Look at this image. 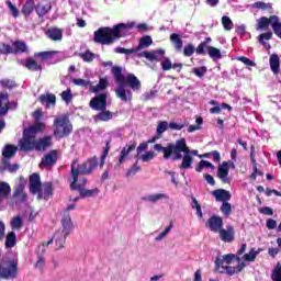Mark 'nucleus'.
Returning a JSON list of instances; mask_svg holds the SVG:
<instances>
[{"label": "nucleus", "mask_w": 281, "mask_h": 281, "mask_svg": "<svg viewBox=\"0 0 281 281\" xmlns=\"http://www.w3.org/2000/svg\"><path fill=\"white\" fill-rule=\"evenodd\" d=\"M70 190L79 191L80 199H91L100 194V189H85L82 188V184H78V182H75V180H70Z\"/></svg>", "instance_id": "nucleus-11"}, {"label": "nucleus", "mask_w": 281, "mask_h": 281, "mask_svg": "<svg viewBox=\"0 0 281 281\" xmlns=\"http://www.w3.org/2000/svg\"><path fill=\"white\" fill-rule=\"evenodd\" d=\"M244 265L238 267H232V266H224V270L226 271L227 276H234V273H240L244 269Z\"/></svg>", "instance_id": "nucleus-44"}, {"label": "nucleus", "mask_w": 281, "mask_h": 281, "mask_svg": "<svg viewBox=\"0 0 281 281\" xmlns=\"http://www.w3.org/2000/svg\"><path fill=\"white\" fill-rule=\"evenodd\" d=\"M142 161H150V159H155V151H147L140 157Z\"/></svg>", "instance_id": "nucleus-64"}, {"label": "nucleus", "mask_w": 281, "mask_h": 281, "mask_svg": "<svg viewBox=\"0 0 281 281\" xmlns=\"http://www.w3.org/2000/svg\"><path fill=\"white\" fill-rule=\"evenodd\" d=\"M161 199H168V196L165 193H157L142 198L143 201H149V203H157V201H161Z\"/></svg>", "instance_id": "nucleus-41"}, {"label": "nucleus", "mask_w": 281, "mask_h": 281, "mask_svg": "<svg viewBox=\"0 0 281 281\" xmlns=\"http://www.w3.org/2000/svg\"><path fill=\"white\" fill-rule=\"evenodd\" d=\"M56 161H58V150L53 149L42 158V162L40 166H43L44 168H49L52 166H56Z\"/></svg>", "instance_id": "nucleus-17"}, {"label": "nucleus", "mask_w": 281, "mask_h": 281, "mask_svg": "<svg viewBox=\"0 0 281 281\" xmlns=\"http://www.w3.org/2000/svg\"><path fill=\"white\" fill-rule=\"evenodd\" d=\"M272 281H281V263L278 262L271 274Z\"/></svg>", "instance_id": "nucleus-48"}, {"label": "nucleus", "mask_w": 281, "mask_h": 281, "mask_svg": "<svg viewBox=\"0 0 281 281\" xmlns=\"http://www.w3.org/2000/svg\"><path fill=\"white\" fill-rule=\"evenodd\" d=\"M109 150H111V139L105 140V147L103 149V154L101 156V168L104 166V161L106 157H109Z\"/></svg>", "instance_id": "nucleus-47"}, {"label": "nucleus", "mask_w": 281, "mask_h": 281, "mask_svg": "<svg viewBox=\"0 0 281 281\" xmlns=\"http://www.w3.org/2000/svg\"><path fill=\"white\" fill-rule=\"evenodd\" d=\"M233 260H236V255L234 254L224 255L223 259L215 260V267L216 269H220V267H222V269H225V262L226 265H232Z\"/></svg>", "instance_id": "nucleus-26"}, {"label": "nucleus", "mask_w": 281, "mask_h": 281, "mask_svg": "<svg viewBox=\"0 0 281 281\" xmlns=\"http://www.w3.org/2000/svg\"><path fill=\"white\" fill-rule=\"evenodd\" d=\"M170 41L173 44L176 52H181L183 48V40L181 38V35L172 33L170 35Z\"/></svg>", "instance_id": "nucleus-34"}, {"label": "nucleus", "mask_w": 281, "mask_h": 281, "mask_svg": "<svg viewBox=\"0 0 281 281\" xmlns=\"http://www.w3.org/2000/svg\"><path fill=\"white\" fill-rule=\"evenodd\" d=\"M139 58H146L150 63H161V59L158 56H166V49L158 48L156 50H144L140 54H138Z\"/></svg>", "instance_id": "nucleus-15"}, {"label": "nucleus", "mask_w": 281, "mask_h": 281, "mask_svg": "<svg viewBox=\"0 0 281 281\" xmlns=\"http://www.w3.org/2000/svg\"><path fill=\"white\" fill-rule=\"evenodd\" d=\"M38 102L47 106V109H49V106H56V94L54 93L41 94L38 97Z\"/></svg>", "instance_id": "nucleus-24"}, {"label": "nucleus", "mask_w": 281, "mask_h": 281, "mask_svg": "<svg viewBox=\"0 0 281 281\" xmlns=\"http://www.w3.org/2000/svg\"><path fill=\"white\" fill-rule=\"evenodd\" d=\"M5 4L8 5L13 19L19 18V9L16 8V5H14L10 0H7Z\"/></svg>", "instance_id": "nucleus-56"}, {"label": "nucleus", "mask_w": 281, "mask_h": 281, "mask_svg": "<svg viewBox=\"0 0 281 281\" xmlns=\"http://www.w3.org/2000/svg\"><path fill=\"white\" fill-rule=\"evenodd\" d=\"M154 150L164 154V159H170L172 157L173 161H179L182 159L181 165H179L180 170H188L192 168L193 158L190 156V147L186 143V138H180L175 143H168L166 147L161 144H155Z\"/></svg>", "instance_id": "nucleus-1"}, {"label": "nucleus", "mask_w": 281, "mask_h": 281, "mask_svg": "<svg viewBox=\"0 0 281 281\" xmlns=\"http://www.w3.org/2000/svg\"><path fill=\"white\" fill-rule=\"evenodd\" d=\"M222 25H223L225 32H232V30H234V22L227 15L222 16Z\"/></svg>", "instance_id": "nucleus-42"}, {"label": "nucleus", "mask_w": 281, "mask_h": 281, "mask_svg": "<svg viewBox=\"0 0 281 281\" xmlns=\"http://www.w3.org/2000/svg\"><path fill=\"white\" fill-rule=\"evenodd\" d=\"M13 54H25L27 52V44L23 41H15L13 42Z\"/></svg>", "instance_id": "nucleus-38"}, {"label": "nucleus", "mask_w": 281, "mask_h": 281, "mask_svg": "<svg viewBox=\"0 0 281 281\" xmlns=\"http://www.w3.org/2000/svg\"><path fill=\"white\" fill-rule=\"evenodd\" d=\"M109 94L100 93L90 100L89 106L93 111H105Z\"/></svg>", "instance_id": "nucleus-13"}, {"label": "nucleus", "mask_w": 281, "mask_h": 281, "mask_svg": "<svg viewBox=\"0 0 281 281\" xmlns=\"http://www.w3.org/2000/svg\"><path fill=\"white\" fill-rule=\"evenodd\" d=\"M206 227L214 234H218L223 229V217L213 215L206 221Z\"/></svg>", "instance_id": "nucleus-16"}, {"label": "nucleus", "mask_w": 281, "mask_h": 281, "mask_svg": "<svg viewBox=\"0 0 281 281\" xmlns=\"http://www.w3.org/2000/svg\"><path fill=\"white\" fill-rule=\"evenodd\" d=\"M44 267H45V257H43V255H40V256H37L35 269H43Z\"/></svg>", "instance_id": "nucleus-63"}, {"label": "nucleus", "mask_w": 281, "mask_h": 281, "mask_svg": "<svg viewBox=\"0 0 281 281\" xmlns=\"http://www.w3.org/2000/svg\"><path fill=\"white\" fill-rule=\"evenodd\" d=\"M217 234H220V239L223 243H234V239H235L234 226L228 225L226 226V229L221 228V231Z\"/></svg>", "instance_id": "nucleus-18"}, {"label": "nucleus", "mask_w": 281, "mask_h": 281, "mask_svg": "<svg viewBox=\"0 0 281 281\" xmlns=\"http://www.w3.org/2000/svg\"><path fill=\"white\" fill-rule=\"evenodd\" d=\"M220 210L224 216H229L232 214V204L227 201L223 202Z\"/></svg>", "instance_id": "nucleus-50"}, {"label": "nucleus", "mask_w": 281, "mask_h": 281, "mask_svg": "<svg viewBox=\"0 0 281 281\" xmlns=\"http://www.w3.org/2000/svg\"><path fill=\"white\" fill-rule=\"evenodd\" d=\"M194 52H196V48L194 47V44L189 43L183 48V56H186L187 58H190V56H192L194 54Z\"/></svg>", "instance_id": "nucleus-51"}, {"label": "nucleus", "mask_w": 281, "mask_h": 281, "mask_svg": "<svg viewBox=\"0 0 281 281\" xmlns=\"http://www.w3.org/2000/svg\"><path fill=\"white\" fill-rule=\"evenodd\" d=\"M153 45V37L150 35H145L139 38L137 49L142 52V49H146V47H150Z\"/></svg>", "instance_id": "nucleus-36"}, {"label": "nucleus", "mask_w": 281, "mask_h": 281, "mask_svg": "<svg viewBox=\"0 0 281 281\" xmlns=\"http://www.w3.org/2000/svg\"><path fill=\"white\" fill-rule=\"evenodd\" d=\"M45 128V124L38 122L23 130L22 138L18 142L20 153L36 150V134Z\"/></svg>", "instance_id": "nucleus-4"}, {"label": "nucleus", "mask_w": 281, "mask_h": 281, "mask_svg": "<svg viewBox=\"0 0 281 281\" xmlns=\"http://www.w3.org/2000/svg\"><path fill=\"white\" fill-rule=\"evenodd\" d=\"M0 54L8 56V54H14V48L10 44L2 43L0 47Z\"/></svg>", "instance_id": "nucleus-55"}, {"label": "nucleus", "mask_w": 281, "mask_h": 281, "mask_svg": "<svg viewBox=\"0 0 281 281\" xmlns=\"http://www.w3.org/2000/svg\"><path fill=\"white\" fill-rule=\"evenodd\" d=\"M45 35L50 41H55V42L63 41V30L58 29L56 26H52V27L47 29V31L45 32Z\"/></svg>", "instance_id": "nucleus-23"}, {"label": "nucleus", "mask_w": 281, "mask_h": 281, "mask_svg": "<svg viewBox=\"0 0 281 281\" xmlns=\"http://www.w3.org/2000/svg\"><path fill=\"white\" fill-rule=\"evenodd\" d=\"M237 60H239L244 65H247V67H256V63H254L251 59H249L245 56L238 57Z\"/></svg>", "instance_id": "nucleus-62"}, {"label": "nucleus", "mask_w": 281, "mask_h": 281, "mask_svg": "<svg viewBox=\"0 0 281 281\" xmlns=\"http://www.w3.org/2000/svg\"><path fill=\"white\" fill-rule=\"evenodd\" d=\"M273 38V33L271 31L261 33L258 37L260 45H262L266 49H271V44L266 41H271Z\"/></svg>", "instance_id": "nucleus-33"}, {"label": "nucleus", "mask_w": 281, "mask_h": 281, "mask_svg": "<svg viewBox=\"0 0 281 281\" xmlns=\"http://www.w3.org/2000/svg\"><path fill=\"white\" fill-rule=\"evenodd\" d=\"M72 83L76 85V87H91V81L80 78L72 79Z\"/></svg>", "instance_id": "nucleus-57"}, {"label": "nucleus", "mask_w": 281, "mask_h": 281, "mask_svg": "<svg viewBox=\"0 0 281 281\" xmlns=\"http://www.w3.org/2000/svg\"><path fill=\"white\" fill-rule=\"evenodd\" d=\"M37 194V201H41L44 199V201H49L52 196H54V183L53 182H44L38 191Z\"/></svg>", "instance_id": "nucleus-12"}, {"label": "nucleus", "mask_w": 281, "mask_h": 281, "mask_svg": "<svg viewBox=\"0 0 281 281\" xmlns=\"http://www.w3.org/2000/svg\"><path fill=\"white\" fill-rule=\"evenodd\" d=\"M135 27V22L132 23H119L113 27L102 26L94 31L93 41L99 45H113V43L122 38V33L127 32V30H133Z\"/></svg>", "instance_id": "nucleus-3"}, {"label": "nucleus", "mask_w": 281, "mask_h": 281, "mask_svg": "<svg viewBox=\"0 0 281 281\" xmlns=\"http://www.w3.org/2000/svg\"><path fill=\"white\" fill-rule=\"evenodd\" d=\"M31 194H36L43 183L41 182V175L32 173L29 179Z\"/></svg>", "instance_id": "nucleus-21"}, {"label": "nucleus", "mask_w": 281, "mask_h": 281, "mask_svg": "<svg viewBox=\"0 0 281 281\" xmlns=\"http://www.w3.org/2000/svg\"><path fill=\"white\" fill-rule=\"evenodd\" d=\"M135 148H137L136 142H131L130 145L123 147V149L121 150V155L119 157L117 166H122V164H124L126 159H128V155H131V153H133Z\"/></svg>", "instance_id": "nucleus-20"}, {"label": "nucleus", "mask_w": 281, "mask_h": 281, "mask_svg": "<svg viewBox=\"0 0 281 281\" xmlns=\"http://www.w3.org/2000/svg\"><path fill=\"white\" fill-rule=\"evenodd\" d=\"M210 43H212V37H206L205 41L201 42L196 49L195 53L198 54V56H205V47H207V45H210Z\"/></svg>", "instance_id": "nucleus-40"}, {"label": "nucleus", "mask_w": 281, "mask_h": 281, "mask_svg": "<svg viewBox=\"0 0 281 281\" xmlns=\"http://www.w3.org/2000/svg\"><path fill=\"white\" fill-rule=\"evenodd\" d=\"M269 63L272 74H274V76H278V74H280V57L278 56V54H272L270 56Z\"/></svg>", "instance_id": "nucleus-29"}, {"label": "nucleus", "mask_w": 281, "mask_h": 281, "mask_svg": "<svg viewBox=\"0 0 281 281\" xmlns=\"http://www.w3.org/2000/svg\"><path fill=\"white\" fill-rule=\"evenodd\" d=\"M53 126L55 128L53 135L56 139H65V137H69L74 133V125L68 115L57 116L53 122Z\"/></svg>", "instance_id": "nucleus-6"}, {"label": "nucleus", "mask_w": 281, "mask_h": 281, "mask_svg": "<svg viewBox=\"0 0 281 281\" xmlns=\"http://www.w3.org/2000/svg\"><path fill=\"white\" fill-rule=\"evenodd\" d=\"M212 194L216 201H221L222 203L232 200V193L225 189H216L212 192Z\"/></svg>", "instance_id": "nucleus-22"}, {"label": "nucleus", "mask_w": 281, "mask_h": 281, "mask_svg": "<svg viewBox=\"0 0 281 281\" xmlns=\"http://www.w3.org/2000/svg\"><path fill=\"white\" fill-rule=\"evenodd\" d=\"M11 192L12 187H10V183L0 181V205L8 199V196H10Z\"/></svg>", "instance_id": "nucleus-25"}, {"label": "nucleus", "mask_w": 281, "mask_h": 281, "mask_svg": "<svg viewBox=\"0 0 281 281\" xmlns=\"http://www.w3.org/2000/svg\"><path fill=\"white\" fill-rule=\"evenodd\" d=\"M76 164H78V160H75L70 166L69 181H75V183H78V177H80V175H91V172L98 168V156L89 158L87 161L78 165L77 167Z\"/></svg>", "instance_id": "nucleus-5"}, {"label": "nucleus", "mask_w": 281, "mask_h": 281, "mask_svg": "<svg viewBox=\"0 0 281 281\" xmlns=\"http://www.w3.org/2000/svg\"><path fill=\"white\" fill-rule=\"evenodd\" d=\"M142 170V167L137 165V161L127 170L126 177H131V175H137Z\"/></svg>", "instance_id": "nucleus-61"}, {"label": "nucleus", "mask_w": 281, "mask_h": 281, "mask_svg": "<svg viewBox=\"0 0 281 281\" xmlns=\"http://www.w3.org/2000/svg\"><path fill=\"white\" fill-rule=\"evenodd\" d=\"M72 98H74V94L71 93V89H67L61 92V100H64V102H66L67 104H69Z\"/></svg>", "instance_id": "nucleus-58"}, {"label": "nucleus", "mask_w": 281, "mask_h": 281, "mask_svg": "<svg viewBox=\"0 0 281 281\" xmlns=\"http://www.w3.org/2000/svg\"><path fill=\"white\" fill-rule=\"evenodd\" d=\"M24 67L29 71H43V66L40 65L34 58L30 57L25 60Z\"/></svg>", "instance_id": "nucleus-32"}, {"label": "nucleus", "mask_w": 281, "mask_h": 281, "mask_svg": "<svg viewBox=\"0 0 281 281\" xmlns=\"http://www.w3.org/2000/svg\"><path fill=\"white\" fill-rule=\"evenodd\" d=\"M229 168L232 170H236V165L234 161H223L217 167V178L222 181V183H232V178H229Z\"/></svg>", "instance_id": "nucleus-10"}, {"label": "nucleus", "mask_w": 281, "mask_h": 281, "mask_svg": "<svg viewBox=\"0 0 281 281\" xmlns=\"http://www.w3.org/2000/svg\"><path fill=\"white\" fill-rule=\"evenodd\" d=\"M100 113L93 116L94 122H109L113 117V112L109 110H99Z\"/></svg>", "instance_id": "nucleus-28"}, {"label": "nucleus", "mask_w": 281, "mask_h": 281, "mask_svg": "<svg viewBox=\"0 0 281 281\" xmlns=\"http://www.w3.org/2000/svg\"><path fill=\"white\" fill-rule=\"evenodd\" d=\"M56 50H47V52H41L37 54L38 58H42V60H47V58H52V56H55Z\"/></svg>", "instance_id": "nucleus-60"}, {"label": "nucleus", "mask_w": 281, "mask_h": 281, "mask_svg": "<svg viewBox=\"0 0 281 281\" xmlns=\"http://www.w3.org/2000/svg\"><path fill=\"white\" fill-rule=\"evenodd\" d=\"M34 10H36V4H34V0H26V2L22 7L21 12L23 15L30 16V14L34 12Z\"/></svg>", "instance_id": "nucleus-35"}, {"label": "nucleus", "mask_w": 281, "mask_h": 281, "mask_svg": "<svg viewBox=\"0 0 281 281\" xmlns=\"http://www.w3.org/2000/svg\"><path fill=\"white\" fill-rule=\"evenodd\" d=\"M0 85L1 87H3V89H15V87H18L16 81L12 80V79H2L0 80Z\"/></svg>", "instance_id": "nucleus-45"}, {"label": "nucleus", "mask_w": 281, "mask_h": 281, "mask_svg": "<svg viewBox=\"0 0 281 281\" xmlns=\"http://www.w3.org/2000/svg\"><path fill=\"white\" fill-rule=\"evenodd\" d=\"M19 277V261L14 259H2L0 261L1 280H16Z\"/></svg>", "instance_id": "nucleus-8"}, {"label": "nucleus", "mask_w": 281, "mask_h": 281, "mask_svg": "<svg viewBox=\"0 0 281 281\" xmlns=\"http://www.w3.org/2000/svg\"><path fill=\"white\" fill-rule=\"evenodd\" d=\"M258 254H260V251H256L254 248H251L249 254L244 255V260H246V262H254V260L258 258Z\"/></svg>", "instance_id": "nucleus-46"}, {"label": "nucleus", "mask_w": 281, "mask_h": 281, "mask_svg": "<svg viewBox=\"0 0 281 281\" xmlns=\"http://www.w3.org/2000/svg\"><path fill=\"white\" fill-rule=\"evenodd\" d=\"M54 146V140L52 135H45L42 138L35 139V150L37 153H45L48 148Z\"/></svg>", "instance_id": "nucleus-14"}, {"label": "nucleus", "mask_w": 281, "mask_h": 281, "mask_svg": "<svg viewBox=\"0 0 281 281\" xmlns=\"http://www.w3.org/2000/svg\"><path fill=\"white\" fill-rule=\"evenodd\" d=\"M254 8H258L259 10H273V4L271 2L258 1L254 3Z\"/></svg>", "instance_id": "nucleus-54"}, {"label": "nucleus", "mask_w": 281, "mask_h": 281, "mask_svg": "<svg viewBox=\"0 0 281 281\" xmlns=\"http://www.w3.org/2000/svg\"><path fill=\"white\" fill-rule=\"evenodd\" d=\"M206 50L210 58H213V60H221V58H223V54H221V49L214 46H206Z\"/></svg>", "instance_id": "nucleus-39"}, {"label": "nucleus", "mask_w": 281, "mask_h": 281, "mask_svg": "<svg viewBox=\"0 0 281 281\" xmlns=\"http://www.w3.org/2000/svg\"><path fill=\"white\" fill-rule=\"evenodd\" d=\"M111 74L117 85L115 89L116 97H119L122 102H131V100H133L132 91H139L142 89V81L138 80L135 74L124 76V74H122V67L120 66H113ZM126 87L132 91L126 90Z\"/></svg>", "instance_id": "nucleus-2"}, {"label": "nucleus", "mask_w": 281, "mask_h": 281, "mask_svg": "<svg viewBox=\"0 0 281 281\" xmlns=\"http://www.w3.org/2000/svg\"><path fill=\"white\" fill-rule=\"evenodd\" d=\"M52 11V3L43 4V3H37L35 5V12L40 19H43L48 12Z\"/></svg>", "instance_id": "nucleus-31"}, {"label": "nucleus", "mask_w": 281, "mask_h": 281, "mask_svg": "<svg viewBox=\"0 0 281 281\" xmlns=\"http://www.w3.org/2000/svg\"><path fill=\"white\" fill-rule=\"evenodd\" d=\"M192 74L198 78H203L207 74V67L201 66L192 69Z\"/></svg>", "instance_id": "nucleus-53"}, {"label": "nucleus", "mask_w": 281, "mask_h": 281, "mask_svg": "<svg viewBox=\"0 0 281 281\" xmlns=\"http://www.w3.org/2000/svg\"><path fill=\"white\" fill-rule=\"evenodd\" d=\"M10 111V95L8 92H0V117L8 115Z\"/></svg>", "instance_id": "nucleus-19"}, {"label": "nucleus", "mask_w": 281, "mask_h": 281, "mask_svg": "<svg viewBox=\"0 0 281 281\" xmlns=\"http://www.w3.org/2000/svg\"><path fill=\"white\" fill-rule=\"evenodd\" d=\"M169 128L168 121H160L156 128V134L161 137L164 133Z\"/></svg>", "instance_id": "nucleus-43"}, {"label": "nucleus", "mask_w": 281, "mask_h": 281, "mask_svg": "<svg viewBox=\"0 0 281 281\" xmlns=\"http://www.w3.org/2000/svg\"><path fill=\"white\" fill-rule=\"evenodd\" d=\"M160 66L162 71H170L172 69V61L168 57H165Z\"/></svg>", "instance_id": "nucleus-59"}, {"label": "nucleus", "mask_w": 281, "mask_h": 281, "mask_svg": "<svg viewBox=\"0 0 281 281\" xmlns=\"http://www.w3.org/2000/svg\"><path fill=\"white\" fill-rule=\"evenodd\" d=\"M12 247H16V233L13 231L8 233L5 237V248L12 249Z\"/></svg>", "instance_id": "nucleus-37"}, {"label": "nucleus", "mask_w": 281, "mask_h": 281, "mask_svg": "<svg viewBox=\"0 0 281 281\" xmlns=\"http://www.w3.org/2000/svg\"><path fill=\"white\" fill-rule=\"evenodd\" d=\"M80 58H82V60L85 63H93V59L95 58V54L91 53V50H86L85 53H81Z\"/></svg>", "instance_id": "nucleus-49"}, {"label": "nucleus", "mask_w": 281, "mask_h": 281, "mask_svg": "<svg viewBox=\"0 0 281 281\" xmlns=\"http://www.w3.org/2000/svg\"><path fill=\"white\" fill-rule=\"evenodd\" d=\"M19 150V147L12 144H7L2 149V157L4 159H12L14 155H16V151Z\"/></svg>", "instance_id": "nucleus-27"}, {"label": "nucleus", "mask_w": 281, "mask_h": 281, "mask_svg": "<svg viewBox=\"0 0 281 281\" xmlns=\"http://www.w3.org/2000/svg\"><path fill=\"white\" fill-rule=\"evenodd\" d=\"M25 186H27V181L25 178L20 177L19 184L13 188V194L9 201V205H21V203H25V201H27Z\"/></svg>", "instance_id": "nucleus-9"}, {"label": "nucleus", "mask_w": 281, "mask_h": 281, "mask_svg": "<svg viewBox=\"0 0 281 281\" xmlns=\"http://www.w3.org/2000/svg\"><path fill=\"white\" fill-rule=\"evenodd\" d=\"M61 232L57 231L54 234L55 243L58 249H63L65 240H67V236H69L71 232H74V222H71V213L64 214L61 218Z\"/></svg>", "instance_id": "nucleus-7"}, {"label": "nucleus", "mask_w": 281, "mask_h": 281, "mask_svg": "<svg viewBox=\"0 0 281 281\" xmlns=\"http://www.w3.org/2000/svg\"><path fill=\"white\" fill-rule=\"evenodd\" d=\"M109 87V80L106 78H101L97 86H90L91 93H100V91L106 90Z\"/></svg>", "instance_id": "nucleus-30"}, {"label": "nucleus", "mask_w": 281, "mask_h": 281, "mask_svg": "<svg viewBox=\"0 0 281 281\" xmlns=\"http://www.w3.org/2000/svg\"><path fill=\"white\" fill-rule=\"evenodd\" d=\"M12 229H21L23 227V218L21 216H15L11 221Z\"/></svg>", "instance_id": "nucleus-52"}]
</instances>
